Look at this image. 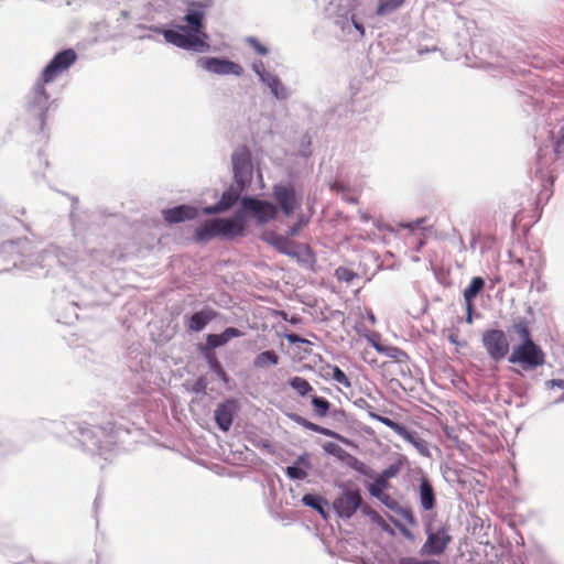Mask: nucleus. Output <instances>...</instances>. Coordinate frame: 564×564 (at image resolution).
<instances>
[{"instance_id": "obj_1", "label": "nucleus", "mask_w": 564, "mask_h": 564, "mask_svg": "<svg viewBox=\"0 0 564 564\" xmlns=\"http://www.w3.org/2000/svg\"><path fill=\"white\" fill-rule=\"evenodd\" d=\"M76 58V53L70 48L57 53L43 69L41 79L34 84L26 95L25 110L31 117L39 120L41 129L44 127L46 112L52 105L44 85L53 82L67 70L75 63Z\"/></svg>"}, {"instance_id": "obj_2", "label": "nucleus", "mask_w": 564, "mask_h": 564, "mask_svg": "<svg viewBox=\"0 0 564 564\" xmlns=\"http://www.w3.org/2000/svg\"><path fill=\"white\" fill-rule=\"evenodd\" d=\"M73 433H76L75 437L85 451L104 456L105 459L115 449L116 435L112 427L77 425Z\"/></svg>"}, {"instance_id": "obj_3", "label": "nucleus", "mask_w": 564, "mask_h": 564, "mask_svg": "<svg viewBox=\"0 0 564 564\" xmlns=\"http://www.w3.org/2000/svg\"><path fill=\"white\" fill-rule=\"evenodd\" d=\"M261 239L272 246L280 253L295 258L300 261H306L312 257L311 249L306 245H297L290 240L289 237L278 235L274 231H265Z\"/></svg>"}, {"instance_id": "obj_4", "label": "nucleus", "mask_w": 564, "mask_h": 564, "mask_svg": "<svg viewBox=\"0 0 564 564\" xmlns=\"http://www.w3.org/2000/svg\"><path fill=\"white\" fill-rule=\"evenodd\" d=\"M327 11L329 19L333 20L334 25L339 29L344 37L358 41L365 36L364 25L355 20L350 10L338 8L334 11L333 3H330Z\"/></svg>"}, {"instance_id": "obj_5", "label": "nucleus", "mask_w": 564, "mask_h": 564, "mask_svg": "<svg viewBox=\"0 0 564 564\" xmlns=\"http://www.w3.org/2000/svg\"><path fill=\"white\" fill-rule=\"evenodd\" d=\"M508 360L511 364H520L528 369H534L544 365L545 355L533 340H528L514 347Z\"/></svg>"}, {"instance_id": "obj_6", "label": "nucleus", "mask_w": 564, "mask_h": 564, "mask_svg": "<svg viewBox=\"0 0 564 564\" xmlns=\"http://www.w3.org/2000/svg\"><path fill=\"white\" fill-rule=\"evenodd\" d=\"M235 181L240 189L246 188L251 180L253 166L250 151L246 147L237 149L231 156Z\"/></svg>"}, {"instance_id": "obj_7", "label": "nucleus", "mask_w": 564, "mask_h": 564, "mask_svg": "<svg viewBox=\"0 0 564 564\" xmlns=\"http://www.w3.org/2000/svg\"><path fill=\"white\" fill-rule=\"evenodd\" d=\"M196 66L209 74L219 76L234 75L240 77L243 74L240 64L221 57L200 56L196 59Z\"/></svg>"}, {"instance_id": "obj_8", "label": "nucleus", "mask_w": 564, "mask_h": 564, "mask_svg": "<svg viewBox=\"0 0 564 564\" xmlns=\"http://www.w3.org/2000/svg\"><path fill=\"white\" fill-rule=\"evenodd\" d=\"M241 207L246 214H249L251 217H253L254 220L260 225L267 224L274 219L278 214V208L274 204L254 197H242Z\"/></svg>"}, {"instance_id": "obj_9", "label": "nucleus", "mask_w": 564, "mask_h": 564, "mask_svg": "<svg viewBox=\"0 0 564 564\" xmlns=\"http://www.w3.org/2000/svg\"><path fill=\"white\" fill-rule=\"evenodd\" d=\"M481 341L489 357L496 361L503 359L509 352V340L501 329L486 330Z\"/></svg>"}, {"instance_id": "obj_10", "label": "nucleus", "mask_w": 564, "mask_h": 564, "mask_svg": "<svg viewBox=\"0 0 564 564\" xmlns=\"http://www.w3.org/2000/svg\"><path fill=\"white\" fill-rule=\"evenodd\" d=\"M361 505L362 498L358 489H346L333 501L335 512L343 519H350Z\"/></svg>"}, {"instance_id": "obj_11", "label": "nucleus", "mask_w": 564, "mask_h": 564, "mask_svg": "<svg viewBox=\"0 0 564 564\" xmlns=\"http://www.w3.org/2000/svg\"><path fill=\"white\" fill-rule=\"evenodd\" d=\"M273 197L285 216H290L301 206V199L291 184H276L273 187Z\"/></svg>"}, {"instance_id": "obj_12", "label": "nucleus", "mask_w": 564, "mask_h": 564, "mask_svg": "<svg viewBox=\"0 0 564 564\" xmlns=\"http://www.w3.org/2000/svg\"><path fill=\"white\" fill-rule=\"evenodd\" d=\"M426 534L427 539L422 546V554L441 555L452 541V536L444 527L440 528L435 532L427 529Z\"/></svg>"}, {"instance_id": "obj_13", "label": "nucleus", "mask_w": 564, "mask_h": 564, "mask_svg": "<svg viewBox=\"0 0 564 564\" xmlns=\"http://www.w3.org/2000/svg\"><path fill=\"white\" fill-rule=\"evenodd\" d=\"M512 264L516 269L523 270L522 279L528 282L532 275H539L543 273L545 259L538 251H532L525 259L518 258L512 262Z\"/></svg>"}, {"instance_id": "obj_14", "label": "nucleus", "mask_w": 564, "mask_h": 564, "mask_svg": "<svg viewBox=\"0 0 564 564\" xmlns=\"http://www.w3.org/2000/svg\"><path fill=\"white\" fill-rule=\"evenodd\" d=\"M219 237L232 239L241 236L245 231V219L242 215H236L231 218H217Z\"/></svg>"}, {"instance_id": "obj_15", "label": "nucleus", "mask_w": 564, "mask_h": 564, "mask_svg": "<svg viewBox=\"0 0 564 564\" xmlns=\"http://www.w3.org/2000/svg\"><path fill=\"white\" fill-rule=\"evenodd\" d=\"M236 412V403L234 401H226L217 406L215 410V421L218 427L227 432L234 421Z\"/></svg>"}, {"instance_id": "obj_16", "label": "nucleus", "mask_w": 564, "mask_h": 564, "mask_svg": "<svg viewBox=\"0 0 564 564\" xmlns=\"http://www.w3.org/2000/svg\"><path fill=\"white\" fill-rule=\"evenodd\" d=\"M197 208L189 205H180L163 210V217L169 224H176L186 219H193L197 216Z\"/></svg>"}, {"instance_id": "obj_17", "label": "nucleus", "mask_w": 564, "mask_h": 564, "mask_svg": "<svg viewBox=\"0 0 564 564\" xmlns=\"http://www.w3.org/2000/svg\"><path fill=\"white\" fill-rule=\"evenodd\" d=\"M238 197L239 193L234 188H229L223 193L220 200L216 205L205 207L203 212L206 215L226 212L236 204Z\"/></svg>"}, {"instance_id": "obj_18", "label": "nucleus", "mask_w": 564, "mask_h": 564, "mask_svg": "<svg viewBox=\"0 0 564 564\" xmlns=\"http://www.w3.org/2000/svg\"><path fill=\"white\" fill-rule=\"evenodd\" d=\"M217 237H219L217 218L202 223L194 235V239L198 242H206Z\"/></svg>"}, {"instance_id": "obj_19", "label": "nucleus", "mask_w": 564, "mask_h": 564, "mask_svg": "<svg viewBox=\"0 0 564 564\" xmlns=\"http://www.w3.org/2000/svg\"><path fill=\"white\" fill-rule=\"evenodd\" d=\"M271 91L278 100H286L290 97V90L286 86L281 82V79L273 73L267 75L261 80Z\"/></svg>"}, {"instance_id": "obj_20", "label": "nucleus", "mask_w": 564, "mask_h": 564, "mask_svg": "<svg viewBox=\"0 0 564 564\" xmlns=\"http://www.w3.org/2000/svg\"><path fill=\"white\" fill-rule=\"evenodd\" d=\"M242 336V333L235 328L228 327L221 334H212L207 336V346L209 348H217L227 344L230 339Z\"/></svg>"}, {"instance_id": "obj_21", "label": "nucleus", "mask_w": 564, "mask_h": 564, "mask_svg": "<svg viewBox=\"0 0 564 564\" xmlns=\"http://www.w3.org/2000/svg\"><path fill=\"white\" fill-rule=\"evenodd\" d=\"M420 505L425 511L433 509L435 506L434 490L427 479H423L420 485Z\"/></svg>"}, {"instance_id": "obj_22", "label": "nucleus", "mask_w": 564, "mask_h": 564, "mask_svg": "<svg viewBox=\"0 0 564 564\" xmlns=\"http://www.w3.org/2000/svg\"><path fill=\"white\" fill-rule=\"evenodd\" d=\"M51 259H56V261L58 263H61L62 265H67V262L58 254H55V250H45L43 252H40L36 254V259L33 261L31 259H28V260H20V262L18 263L17 261L13 262V265L17 267V265H21L22 268L24 269H28V264H34L35 262L41 264L44 262V261H47V260H51Z\"/></svg>"}, {"instance_id": "obj_23", "label": "nucleus", "mask_w": 564, "mask_h": 564, "mask_svg": "<svg viewBox=\"0 0 564 564\" xmlns=\"http://www.w3.org/2000/svg\"><path fill=\"white\" fill-rule=\"evenodd\" d=\"M280 357L274 350H267L260 352L253 359V366L258 369H265L279 364Z\"/></svg>"}, {"instance_id": "obj_24", "label": "nucleus", "mask_w": 564, "mask_h": 564, "mask_svg": "<svg viewBox=\"0 0 564 564\" xmlns=\"http://www.w3.org/2000/svg\"><path fill=\"white\" fill-rule=\"evenodd\" d=\"M388 486L389 482L378 475L376 479L368 486V491L372 497L380 501H384V499H389V495L383 492Z\"/></svg>"}, {"instance_id": "obj_25", "label": "nucleus", "mask_w": 564, "mask_h": 564, "mask_svg": "<svg viewBox=\"0 0 564 564\" xmlns=\"http://www.w3.org/2000/svg\"><path fill=\"white\" fill-rule=\"evenodd\" d=\"M485 282L481 278H473L469 285L464 290L465 304L474 303V299L484 289Z\"/></svg>"}, {"instance_id": "obj_26", "label": "nucleus", "mask_w": 564, "mask_h": 564, "mask_svg": "<svg viewBox=\"0 0 564 564\" xmlns=\"http://www.w3.org/2000/svg\"><path fill=\"white\" fill-rule=\"evenodd\" d=\"M213 318L210 311H200L192 315L189 319V328L195 332L202 330Z\"/></svg>"}, {"instance_id": "obj_27", "label": "nucleus", "mask_w": 564, "mask_h": 564, "mask_svg": "<svg viewBox=\"0 0 564 564\" xmlns=\"http://www.w3.org/2000/svg\"><path fill=\"white\" fill-rule=\"evenodd\" d=\"M405 0H378L376 14L379 17L388 15L403 6Z\"/></svg>"}, {"instance_id": "obj_28", "label": "nucleus", "mask_w": 564, "mask_h": 564, "mask_svg": "<svg viewBox=\"0 0 564 564\" xmlns=\"http://www.w3.org/2000/svg\"><path fill=\"white\" fill-rule=\"evenodd\" d=\"M325 370H326V375H325L326 377H329L335 382H337L346 388L351 387L350 380L348 379V377L345 375V372L339 367L328 365L325 368Z\"/></svg>"}, {"instance_id": "obj_29", "label": "nucleus", "mask_w": 564, "mask_h": 564, "mask_svg": "<svg viewBox=\"0 0 564 564\" xmlns=\"http://www.w3.org/2000/svg\"><path fill=\"white\" fill-rule=\"evenodd\" d=\"M302 502L305 506L311 507L314 510H316L319 514L323 516V518H326V512L323 507V505L326 503V501L323 498H321L316 495L307 494V495L303 496Z\"/></svg>"}, {"instance_id": "obj_30", "label": "nucleus", "mask_w": 564, "mask_h": 564, "mask_svg": "<svg viewBox=\"0 0 564 564\" xmlns=\"http://www.w3.org/2000/svg\"><path fill=\"white\" fill-rule=\"evenodd\" d=\"M512 330L518 335L522 343L532 340L529 322L525 318H520L512 325Z\"/></svg>"}, {"instance_id": "obj_31", "label": "nucleus", "mask_w": 564, "mask_h": 564, "mask_svg": "<svg viewBox=\"0 0 564 564\" xmlns=\"http://www.w3.org/2000/svg\"><path fill=\"white\" fill-rule=\"evenodd\" d=\"M289 383L301 397L308 394L313 390L310 382L302 377H293Z\"/></svg>"}, {"instance_id": "obj_32", "label": "nucleus", "mask_w": 564, "mask_h": 564, "mask_svg": "<svg viewBox=\"0 0 564 564\" xmlns=\"http://www.w3.org/2000/svg\"><path fill=\"white\" fill-rule=\"evenodd\" d=\"M323 449L325 451V453L333 455L340 460H346L348 457H350V455L344 448H341L338 444L333 442L325 443L323 445Z\"/></svg>"}, {"instance_id": "obj_33", "label": "nucleus", "mask_w": 564, "mask_h": 564, "mask_svg": "<svg viewBox=\"0 0 564 564\" xmlns=\"http://www.w3.org/2000/svg\"><path fill=\"white\" fill-rule=\"evenodd\" d=\"M368 415L372 419V420H376L382 424H384L386 426L390 427L391 430H393L397 434L398 432H403L402 431V424L398 423V422H394L392 421L391 419L389 417H386V416H381L377 413H375L373 411H369L368 412Z\"/></svg>"}, {"instance_id": "obj_34", "label": "nucleus", "mask_w": 564, "mask_h": 564, "mask_svg": "<svg viewBox=\"0 0 564 564\" xmlns=\"http://www.w3.org/2000/svg\"><path fill=\"white\" fill-rule=\"evenodd\" d=\"M285 473L286 476L293 480H304L308 475L306 468L294 464L292 466H288Z\"/></svg>"}, {"instance_id": "obj_35", "label": "nucleus", "mask_w": 564, "mask_h": 564, "mask_svg": "<svg viewBox=\"0 0 564 564\" xmlns=\"http://www.w3.org/2000/svg\"><path fill=\"white\" fill-rule=\"evenodd\" d=\"M312 404L314 406L316 414L322 417L327 414L330 406L329 402L326 399L316 395L312 398Z\"/></svg>"}, {"instance_id": "obj_36", "label": "nucleus", "mask_w": 564, "mask_h": 564, "mask_svg": "<svg viewBox=\"0 0 564 564\" xmlns=\"http://www.w3.org/2000/svg\"><path fill=\"white\" fill-rule=\"evenodd\" d=\"M403 432H398V435H400L404 441L409 442L413 446H416L419 442L422 440L416 432L409 431L405 426H402Z\"/></svg>"}, {"instance_id": "obj_37", "label": "nucleus", "mask_w": 564, "mask_h": 564, "mask_svg": "<svg viewBox=\"0 0 564 564\" xmlns=\"http://www.w3.org/2000/svg\"><path fill=\"white\" fill-rule=\"evenodd\" d=\"M403 432H398V435H400L404 441L409 442L413 446H416L419 442L422 440L416 432L409 431L405 426H402Z\"/></svg>"}, {"instance_id": "obj_38", "label": "nucleus", "mask_w": 564, "mask_h": 564, "mask_svg": "<svg viewBox=\"0 0 564 564\" xmlns=\"http://www.w3.org/2000/svg\"><path fill=\"white\" fill-rule=\"evenodd\" d=\"M316 433H319L322 435H325V436H328V437H332V438H336L338 441H340L341 443L346 444V445H350V441L344 436H341L340 434L329 430V429H326V427H323V426H317Z\"/></svg>"}, {"instance_id": "obj_39", "label": "nucleus", "mask_w": 564, "mask_h": 564, "mask_svg": "<svg viewBox=\"0 0 564 564\" xmlns=\"http://www.w3.org/2000/svg\"><path fill=\"white\" fill-rule=\"evenodd\" d=\"M529 281L531 283V289L535 290L538 293H543L547 289V284L542 279V274L532 275V278H530Z\"/></svg>"}, {"instance_id": "obj_40", "label": "nucleus", "mask_w": 564, "mask_h": 564, "mask_svg": "<svg viewBox=\"0 0 564 564\" xmlns=\"http://www.w3.org/2000/svg\"><path fill=\"white\" fill-rule=\"evenodd\" d=\"M251 68L257 74L260 80H262L263 77H267V75H270L272 73L265 69L264 63L260 59L254 61L251 65Z\"/></svg>"}, {"instance_id": "obj_41", "label": "nucleus", "mask_w": 564, "mask_h": 564, "mask_svg": "<svg viewBox=\"0 0 564 564\" xmlns=\"http://www.w3.org/2000/svg\"><path fill=\"white\" fill-rule=\"evenodd\" d=\"M400 471L399 464H392L388 468H386L379 476L389 482V479L397 476Z\"/></svg>"}, {"instance_id": "obj_42", "label": "nucleus", "mask_w": 564, "mask_h": 564, "mask_svg": "<svg viewBox=\"0 0 564 564\" xmlns=\"http://www.w3.org/2000/svg\"><path fill=\"white\" fill-rule=\"evenodd\" d=\"M547 163H549V160H546L545 156L542 155V153L540 152L538 155V166H536V171H535V174L539 177L545 178L547 176V171H545L543 167Z\"/></svg>"}, {"instance_id": "obj_43", "label": "nucleus", "mask_w": 564, "mask_h": 564, "mask_svg": "<svg viewBox=\"0 0 564 564\" xmlns=\"http://www.w3.org/2000/svg\"><path fill=\"white\" fill-rule=\"evenodd\" d=\"M247 43L259 54L267 55L268 48L259 42L256 37H248Z\"/></svg>"}, {"instance_id": "obj_44", "label": "nucleus", "mask_w": 564, "mask_h": 564, "mask_svg": "<svg viewBox=\"0 0 564 564\" xmlns=\"http://www.w3.org/2000/svg\"><path fill=\"white\" fill-rule=\"evenodd\" d=\"M398 564H440L436 560H419L416 557H403Z\"/></svg>"}, {"instance_id": "obj_45", "label": "nucleus", "mask_w": 564, "mask_h": 564, "mask_svg": "<svg viewBox=\"0 0 564 564\" xmlns=\"http://www.w3.org/2000/svg\"><path fill=\"white\" fill-rule=\"evenodd\" d=\"M307 220L301 217L299 221L288 229V236H297L301 229L306 225Z\"/></svg>"}, {"instance_id": "obj_46", "label": "nucleus", "mask_w": 564, "mask_h": 564, "mask_svg": "<svg viewBox=\"0 0 564 564\" xmlns=\"http://www.w3.org/2000/svg\"><path fill=\"white\" fill-rule=\"evenodd\" d=\"M414 447L416 448V451L422 456H425V457H430L431 456L430 446H429V443L425 440L422 438L419 442V444H416V446H414Z\"/></svg>"}, {"instance_id": "obj_47", "label": "nucleus", "mask_w": 564, "mask_h": 564, "mask_svg": "<svg viewBox=\"0 0 564 564\" xmlns=\"http://www.w3.org/2000/svg\"><path fill=\"white\" fill-rule=\"evenodd\" d=\"M554 151H555L556 154L564 153V127L561 128V130L558 132V138H557V141L555 143Z\"/></svg>"}, {"instance_id": "obj_48", "label": "nucleus", "mask_w": 564, "mask_h": 564, "mask_svg": "<svg viewBox=\"0 0 564 564\" xmlns=\"http://www.w3.org/2000/svg\"><path fill=\"white\" fill-rule=\"evenodd\" d=\"M294 465L302 466V467L306 468L307 470L311 469L312 465H311L308 454L305 453V454H302L301 456H299L297 459L294 462Z\"/></svg>"}, {"instance_id": "obj_49", "label": "nucleus", "mask_w": 564, "mask_h": 564, "mask_svg": "<svg viewBox=\"0 0 564 564\" xmlns=\"http://www.w3.org/2000/svg\"><path fill=\"white\" fill-rule=\"evenodd\" d=\"M425 221V218H417L416 220L414 221H410V223H405V224H401L400 226L402 228H406L409 229L410 231H414L416 230L417 228H420Z\"/></svg>"}, {"instance_id": "obj_50", "label": "nucleus", "mask_w": 564, "mask_h": 564, "mask_svg": "<svg viewBox=\"0 0 564 564\" xmlns=\"http://www.w3.org/2000/svg\"><path fill=\"white\" fill-rule=\"evenodd\" d=\"M295 421H296L299 424H301L303 427H305V429H307V430H311V431H313V432H315V431H316V429H317V426H318L317 424L312 423V422H310V421H307V420H305V419H303V417H301V416H296Z\"/></svg>"}, {"instance_id": "obj_51", "label": "nucleus", "mask_w": 564, "mask_h": 564, "mask_svg": "<svg viewBox=\"0 0 564 564\" xmlns=\"http://www.w3.org/2000/svg\"><path fill=\"white\" fill-rule=\"evenodd\" d=\"M545 386L549 388H560L564 390V380L563 379H551L545 382Z\"/></svg>"}, {"instance_id": "obj_52", "label": "nucleus", "mask_w": 564, "mask_h": 564, "mask_svg": "<svg viewBox=\"0 0 564 564\" xmlns=\"http://www.w3.org/2000/svg\"><path fill=\"white\" fill-rule=\"evenodd\" d=\"M285 338L286 340L290 343V344H297V343H308V340L300 337L299 335L296 334H286L285 335Z\"/></svg>"}, {"instance_id": "obj_53", "label": "nucleus", "mask_w": 564, "mask_h": 564, "mask_svg": "<svg viewBox=\"0 0 564 564\" xmlns=\"http://www.w3.org/2000/svg\"><path fill=\"white\" fill-rule=\"evenodd\" d=\"M336 275L340 280L349 281L351 279V274L348 270L339 268L336 270Z\"/></svg>"}, {"instance_id": "obj_54", "label": "nucleus", "mask_w": 564, "mask_h": 564, "mask_svg": "<svg viewBox=\"0 0 564 564\" xmlns=\"http://www.w3.org/2000/svg\"><path fill=\"white\" fill-rule=\"evenodd\" d=\"M466 305V323L468 324H473L474 322V317H473V312H474V303H468V304H465Z\"/></svg>"}, {"instance_id": "obj_55", "label": "nucleus", "mask_w": 564, "mask_h": 564, "mask_svg": "<svg viewBox=\"0 0 564 564\" xmlns=\"http://www.w3.org/2000/svg\"><path fill=\"white\" fill-rule=\"evenodd\" d=\"M210 367L215 372H221V379L226 380V372L224 371V369L221 368V366L218 361L213 360L210 364Z\"/></svg>"}, {"instance_id": "obj_56", "label": "nucleus", "mask_w": 564, "mask_h": 564, "mask_svg": "<svg viewBox=\"0 0 564 564\" xmlns=\"http://www.w3.org/2000/svg\"><path fill=\"white\" fill-rule=\"evenodd\" d=\"M367 338L372 344V346L375 347V349L377 351H379V352L383 351V347L381 345H379L377 341H375V339L371 336H368Z\"/></svg>"}, {"instance_id": "obj_57", "label": "nucleus", "mask_w": 564, "mask_h": 564, "mask_svg": "<svg viewBox=\"0 0 564 564\" xmlns=\"http://www.w3.org/2000/svg\"><path fill=\"white\" fill-rule=\"evenodd\" d=\"M361 510H362L364 514H366V516H370V517L377 516V513L370 507L361 506Z\"/></svg>"}, {"instance_id": "obj_58", "label": "nucleus", "mask_w": 564, "mask_h": 564, "mask_svg": "<svg viewBox=\"0 0 564 564\" xmlns=\"http://www.w3.org/2000/svg\"><path fill=\"white\" fill-rule=\"evenodd\" d=\"M356 404L359 406V408H367V409H371V406L368 404V402L365 400V399H359L356 401Z\"/></svg>"}, {"instance_id": "obj_59", "label": "nucleus", "mask_w": 564, "mask_h": 564, "mask_svg": "<svg viewBox=\"0 0 564 564\" xmlns=\"http://www.w3.org/2000/svg\"><path fill=\"white\" fill-rule=\"evenodd\" d=\"M17 249V243L10 242L6 246V250L3 252H14Z\"/></svg>"}, {"instance_id": "obj_60", "label": "nucleus", "mask_w": 564, "mask_h": 564, "mask_svg": "<svg viewBox=\"0 0 564 564\" xmlns=\"http://www.w3.org/2000/svg\"><path fill=\"white\" fill-rule=\"evenodd\" d=\"M360 218L362 221H369L370 220V215L366 212H360Z\"/></svg>"}, {"instance_id": "obj_61", "label": "nucleus", "mask_w": 564, "mask_h": 564, "mask_svg": "<svg viewBox=\"0 0 564 564\" xmlns=\"http://www.w3.org/2000/svg\"><path fill=\"white\" fill-rule=\"evenodd\" d=\"M389 508H393L394 501L389 497V499H384V501H381Z\"/></svg>"}, {"instance_id": "obj_62", "label": "nucleus", "mask_w": 564, "mask_h": 564, "mask_svg": "<svg viewBox=\"0 0 564 564\" xmlns=\"http://www.w3.org/2000/svg\"><path fill=\"white\" fill-rule=\"evenodd\" d=\"M434 51H436L435 46H433L432 48H426V50L420 48L417 52L420 55H423L424 53L434 52Z\"/></svg>"}, {"instance_id": "obj_63", "label": "nucleus", "mask_w": 564, "mask_h": 564, "mask_svg": "<svg viewBox=\"0 0 564 564\" xmlns=\"http://www.w3.org/2000/svg\"><path fill=\"white\" fill-rule=\"evenodd\" d=\"M367 317H368V319H369V322H370L371 324H375V323H376V317H375L373 313L369 312V313L367 314Z\"/></svg>"}, {"instance_id": "obj_64", "label": "nucleus", "mask_w": 564, "mask_h": 564, "mask_svg": "<svg viewBox=\"0 0 564 564\" xmlns=\"http://www.w3.org/2000/svg\"><path fill=\"white\" fill-rule=\"evenodd\" d=\"M448 340H449L451 343H453V344H458V341H457V339H456V336H455L454 334H451V335L448 336Z\"/></svg>"}]
</instances>
